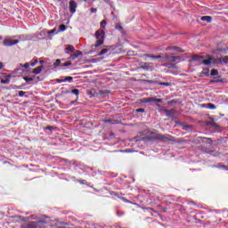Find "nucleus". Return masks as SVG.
Here are the masks:
<instances>
[{
    "label": "nucleus",
    "instance_id": "obj_1",
    "mask_svg": "<svg viewBox=\"0 0 228 228\" xmlns=\"http://www.w3.org/2000/svg\"><path fill=\"white\" fill-rule=\"evenodd\" d=\"M94 37L96 38V43L94 44V45H93V47H95L97 49V47H100V45H102V44H104V38H106V32H104L103 29H98L95 32Z\"/></svg>",
    "mask_w": 228,
    "mask_h": 228
},
{
    "label": "nucleus",
    "instance_id": "obj_2",
    "mask_svg": "<svg viewBox=\"0 0 228 228\" xmlns=\"http://www.w3.org/2000/svg\"><path fill=\"white\" fill-rule=\"evenodd\" d=\"M192 61H198V64L200 65H211L213 63V56H208V59L205 60L203 56L200 55H193L191 58Z\"/></svg>",
    "mask_w": 228,
    "mask_h": 228
},
{
    "label": "nucleus",
    "instance_id": "obj_3",
    "mask_svg": "<svg viewBox=\"0 0 228 228\" xmlns=\"http://www.w3.org/2000/svg\"><path fill=\"white\" fill-rule=\"evenodd\" d=\"M212 63L214 65H218L219 63H228V56L215 58L212 56Z\"/></svg>",
    "mask_w": 228,
    "mask_h": 228
},
{
    "label": "nucleus",
    "instance_id": "obj_4",
    "mask_svg": "<svg viewBox=\"0 0 228 228\" xmlns=\"http://www.w3.org/2000/svg\"><path fill=\"white\" fill-rule=\"evenodd\" d=\"M17 44H19V39L13 40L12 38H8L4 41V45H5L6 47H12V45H17Z\"/></svg>",
    "mask_w": 228,
    "mask_h": 228
},
{
    "label": "nucleus",
    "instance_id": "obj_5",
    "mask_svg": "<svg viewBox=\"0 0 228 228\" xmlns=\"http://www.w3.org/2000/svg\"><path fill=\"white\" fill-rule=\"evenodd\" d=\"M141 102L143 104H147V102H161V99L154 97L142 98L141 99Z\"/></svg>",
    "mask_w": 228,
    "mask_h": 228
},
{
    "label": "nucleus",
    "instance_id": "obj_6",
    "mask_svg": "<svg viewBox=\"0 0 228 228\" xmlns=\"http://www.w3.org/2000/svg\"><path fill=\"white\" fill-rule=\"evenodd\" d=\"M77 9V3H76V1H74V0L69 1L70 13L74 14V12H76Z\"/></svg>",
    "mask_w": 228,
    "mask_h": 228
},
{
    "label": "nucleus",
    "instance_id": "obj_7",
    "mask_svg": "<svg viewBox=\"0 0 228 228\" xmlns=\"http://www.w3.org/2000/svg\"><path fill=\"white\" fill-rule=\"evenodd\" d=\"M167 51H173L174 53H183V49L176 46H169L167 48Z\"/></svg>",
    "mask_w": 228,
    "mask_h": 228
},
{
    "label": "nucleus",
    "instance_id": "obj_8",
    "mask_svg": "<svg viewBox=\"0 0 228 228\" xmlns=\"http://www.w3.org/2000/svg\"><path fill=\"white\" fill-rule=\"evenodd\" d=\"M73 79L74 78L72 77H66L64 79H58L57 82L58 83H67V82L72 83Z\"/></svg>",
    "mask_w": 228,
    "mask_h": 228
},
{
    "label": "nucleus",
    "instance_id": "obj_9",
    "mask_svg": "<svg viewBox=\"0 0 228 228\" xmlns=\"http://www.w3.org/2000/svg\"><path fill=\"white\" fill-rule=\"evenodd\" d=\"M142 69H144V70H153V67L151 65V63L149 62H145L142 66Z\"/></svg>",
    "mask_w": 228,
    "mask_h": 228
},
{
    "label": "nucleus",
    "instance_id": "obj_10",
    "mask_svg": "<svg viewBox=\"0 0 228 228\" xmlns=\"http://www.w3.org/2000/svg\"><path fill=\"white\" fill-rule=\"evenodd\" d=\"M12 38H19L20 42H25V40H28V37L25 35L14 36Z\"/></svg>",
    "mask_w": 228,
    "mask_h": 228
},
{
    "label": "nucleus",
    "instance_id": "obj_11",
    "mask_svg": "<svg viewBox=\"0 0 228 228\" xmlns=\"http://www.w3.org/2000/svg\"><path fill=\"white\" fill-rule=\"evenodd\" d=\"M42 70H44V67L43 66H39L36 69H33V74H35L36 76L40 74V72H42Z\"/></svg>",
    "mask_w": 228,
    "mask_h": 228
},
{
    "label": "nucleus",
    "instance_id": "obj_12",
    "mask_svg": "<svg viewBox=\"0 0 228 228\" xmlns=\"http://www.w3.org/2000/svg\"><path fill=\"white\" fill-rule=\"evenodd\" d=\"M83 55V53L81 52H77V53H73L71 55V60H76V58H79V56H82Z\"/></svg>",
    "mask_w": 228,
    "mask_h": 228
},
{
    "label": "nucleus",
    "instance_id": "obj_13",
    "mask_svg": "<svg viewBox=\"0 0 228 228\" xmlns=\"http://www.w3.org/2000/svg\"><path fill=\"white\" fill-rule=\"evenodd\" d=\"M175 111L174 110H166L167 117H174Z\"/></svg>",
    "mask_w": 228,
    "mask_h": 228
},
{
    "label": "nucleus",
    "instance_id": "obj_14",
    "mask_svg": "<svg viewBox=\"0 0 228 228\" xmlns=\"http://www.w3.org/2000/svg\"><path fill=\"white\" fill-rule=\"evenodd\" d=\"M213 18L211 16H202L201 20H205L206 22H211Z\"/></svg>",
    "mask_w": 228,
    "mask_h": 228
},
{
    "label": "nucleus",
    "instance_id": "obj_15",
    "mask_svg": "<svg viewBox=\"0 0 228 228\" xmlns=\"http://www.w3.org/2000/svg\"><path fill=\"white\" fill-rule=\"evenodd\" d=\"M103 122H105V124H112V125H115V124H118V121H115V120H112V119H104Z\"/></svg>",
    "mask_w": 228,
    "mask_h": 228
},
{
    "label": "nucleus",
    "instance_id": "obj_16",
    "mask_svg": "<svg viewBox=\"0 0 228 228\" xmlns=\"http://www.w3.org/2000/svg\"><path fill=\"white\" fill-rule=\"evenodd\" d=\"M66 53H74V46L69 45L67 47H66Z\"/></svg>",
    "mask_w": 228,
    "mask_h": 228
},
{
    "label": "nucleus",
    "instance_id": "obj_17",
    "mask_svg": "<svg viewBox=\"0 0 228 228\" xmlns=\"http://www.w3.org/2000/svg\"><path fill=\"white\" fill-rule=\"evenodd\" d=\"M60 65L61 66V61L60 59H57L55 61V62L53 63L54 67H60Z\"/></svg>",
    "mask_w": 228,
    "mask_h": 228
},
{
    "label": "nucleus",
    "instance_id": "obj_18",
    "mask_svg": "<svg viewBox=\"0 0 228 228\" xmlns=\"http://www.w3.org/2000/svg\"><path fill=\"white\" fill-rule=\"evenodd\" d=\"M21 69H29V62H26L25 64H20Z\"/></svg>",
    "mask_w": 228,
    "mask_h": 228
},
{
    "label": "nucleus",
    "instance_id": "obj_19",
    "mask_svg": "<svg viewBox=\"0 0 228 228\" xmlns=\"http://www.w3.org/2000/svg\"><path fill=\"white\" fill-rule=\"evenodd\" d=\"M211 83H224V79H217L214 77V80H211Z\"/></svg>",
    "mask_w": 228,
    "mask_h": 228
},
{
    "label": "nucleus",
    "instance_id": "obj_20",
    "mask_svg": "<svg viewBox=\"0 0 228 228\" xmlns=\"http://www.w3.org/2000/svg\"><path fill=\"white\" fill-rule=\"evenodd\" d=\"M208 110H216V106L213 103H208Z\"/></svg>",
    "mask_w": 228,
    "mask_h": 228
},
{
    "label": "nucleus",
    "instance_id": "obj_21",
    "mask_svg": "<svg viewBox=\"0 0 228 228\" xmlns=\"http://www.w3.org/2000/svg\"><path fill=\"white\" fill-rule=\"evenodd\" d=\"M38 63V59H34L33 62H29V67H35Z\"/></svg>",
    "mask_w": 228,
    "mask_h": 228
},
{
    "label": "nucleus",
    "instance_id": "obj_22",
    "mask_svg": "<svg viewBox=\"0 0 228 228\" xmlns=\"http://www.w3.org/2000/svg\"><path fill=\"white\" fill-rule=\"evenodd\" d=\"M106 53H108V49H102L100 53H99V56H102V55H104V54H106Z\"/></svg>",
    "mask_w": 228,
    "mask_h": 228
},
{
    "label": "nucleus",
    "instance_id": "obj_23",
    "mask_svg": "<svg viewBox=\"0 0 228 228\" xmlns=\"http://www.w3.org/2000/svg\"><path fill=\"white\" fill-rule=\"evenodd\" d=\"M210 76H218V69H212Z\"/></svg>",
    "mask_w": 228,
    "mask_h": 228
},
{
    "label": "nucleus",
    "instance_id": "obj_24",
    "mask_svg": "<svg viewBox=\"0 0 228 228\" xmlns=\"http://www.w3.org/2000/svg\"><path fill=\"white\" fill-rule=\"evenodd\" d=\"M23 79H24L25 81H27V83L29 82V81H35V78H34V77H24Z\"/></svg>",
    "mask_w": 228,
    "mask_h": 228
},
{
    "label": "nucleus",
    "instance_id": "obj_25",
    "mask_svg": "<svg viewBox=\"0 0 228 228\" xmlns=\"http://www.w3.org/2000/svg\"><path fill=\"white\" fill-rule=\"evenodd\" d=\"M59 29H60V31H65V30L67 29V26H65L64 24H62V25H61V26L59 27Z\"/></svg>",
    "mask_w": 228,
    "mask_h": 228
},
{
    "label": "nucleus",
    "instance_id": "obj_26",
    "mask_svg": "<svg viewBox=\"0 0 228 228\" xmlns=\"http://www.w3.org/2000/svg\"><path fill=\"white\" fill-rule=\"evenodd\" d=\"M71 94H74V95H79V90L78 89H72Z\"/></svg>",
    "mask_w": 228,
    "mask_h": 228
},
{
    "label": "nucleus",
    "instance_id": "obj_27",
    "mask_svg": "<svg viewBox=\"0 0 228 228\" xmlns=\"http://www.w3.org/2000/svg\"><path fill=\"white\" fill-rule=\"evenodd\" d=\"M203 74H205V76H209V69H203Z\"/></svg>",
    "mask_w": 228,
    "mask_h": 228
},
{
    "label": "nucleus",
    "instance_id": "obj_28",
    "mask_svg": "<svg viewBox=\"0 0 228 228\" xmlns=\"http://www.w3.org/2000/svg\"><path fill=\"white\" fill-rule=\"evenodd\" d=\"M136 113H145V109H136Z\"/></svg>",
    "mask_w": 228,
    "mask_h": 228
},
{
    "label": "nucleus",
    "instance_id": "obj_29",
    "mask_svg": "<svg viewBox=\"0 0 228 228\" xmlns=\"http://www.w3.org/2000/svg\"><path fill=\"white\" fill-rule=\"evenodd\" d=\"M54 33L55 34L58 33V31H56V28H53V29L48 31V35H53Z\"/></svg>",
    "mask_w": 228,
    "mask_h": 228
},
{
    "label": "nucleus",
    "instance_id": "obj_30",
    "mask_svg": "<svg viewBox=\"0 0 228 228\" xmlns=\"http://www.w3.org/2000/svg\"><path fill=\"white\" fill-rule=\"evenodd\" d=\"M77 183H79L80 184H88V182H86V180H77Z\"/></svg>",
    "mask_w": 228,
    "mask_h": 228
},
{
    "label": "nucleus",
    "instance_id": "obj_31",
    "mask_svg": "<svg viewBox=\"0 0 228 228\" xmlns=\"http://www.w3.org/2000/svg\"><path fill=\"white\" fill-rule=\"evenodd\" d=\"M106 24H107L106 20H102V21L101 22V28H102V29H104V27L106 26Z\"/></svg>",
    "mask_w": 228,
    "mask_h": 228
},
{
    "label": "nucleus",
    "instance_id": "obj_32",
    "mask_svg": "<svg viewBox=\"0 0 228 228\" xmlns=\"http://www.w3.org/2000/svg\"><path fill=\"white\" fill-rule=\"evenodd\" d=\"M69 65H71L70 62H64L61 64V67H69Z\"/></svg>",
    "mask_w": 228,
    "mask_h": 228
},
{
    "label": "nucleus",
    "instance_id": "obj_33",
    "mask_svg": "<svg viewBox=\"0 0 228 228\" xmlns=\"http://www.w3.org/2000/svg\"><path fill=\"white\" fill-rule=\"evenodd\" d=\"M25 94H26V92H24V91L19 92V97H24Z\"/></svg>",
    "mask_w": 228,
    "mask_h": 228
},
{
    "label": "nucleus",
    "instance_id": "obj_34",
    "mask_svg": "<svg viewBox=\"0 0 228 228\" xmlns=\"http://www.w3.org/2000/svg\"><path fill=\"white\" fill-rule=\"evenodd\" d=\"M160 85H163L165 86H170V83H167V82H162L160 83Z\"/></svg>",
    "mask_w": 228,
    "mask_h": 228
},
{
    "label": "nucleus",
    "instance_id": "obj_35",
    "mask_svg": "<svg viewBox=\"0 0 228 228\" xmlns=\"http://www.w3.org/2000/svg\"><path fill=\"white\" fill-rule=\"evenodd\" d=\"M91 12L92 13H97V9L96 8H91Z\"/></svg>",
    "mask_w": 228,
    "mask_h": 228
},
{
    "label": "nucleus",
    "instance_id": "obj_36",
    "mask_svg": "<svg viewBox=\"0 0 228 228\" xmlns=\"http://www.w3.org/2000/svg\"><path fill=\"white\" fill-rule=\"evenodd\" d=\"M151 60H158L161 58V56H151Z\"/></svg>",
    "mask_w": 228,
    "mask_h": 228
},
{
    "label": "nucleus",
    "instance_id": "obj_37",
    "mask_svg": "<svg viewBox=\"0 0 228 228\" xmlns=\"http://www.w3.org/2000/svg\"><path fill=\"white\" fill-rule=\"evenodd\" d=\"M177 60V57H170L169 61H175Z\"/></svg>",
    "mask_w": 228,
    "mask_h": 228
},
{
    "label": "nucleus",
    "instance_id": "obj_38",
    "mask_svg": "<svg viewBox=\"0 0 228 228\" xmlns=\"http://www.w3.org/2000/svg\"><path fill=\"white\" fill-rule=\"evenodd\" d=\"M2 83H3L4 85H6V84L10 83V80H8V79H6V80H2Z\"/></svg>",
    "mask_w": 228,
    "mask_h": 228
},
{
    "label": "nucleus",
    "instance_id": "obj_39",
    "mask_svg": "<svg viewBox=\"0 0 228 228\" xmlns=\"http://www.w3.org/2000/svg\"><path fill=\"white\" fill-rule=\"evenodd\" d=\"M116 29H119V31L122 30V26H120V25H116Z\"/></svg>",
    "mask_w": 228,
    "mask_h": 228
},
{
    "label": "nucleus",
    "instance_id": "obj_40",
    "mask_svg": "<svg viewBox=\"0 0 228 228\" xmlns=\"http://www.w3.org/2000/svg\"><path fill=\"white\" fill-rule=\"evenodd\" d=\"M46 129H48L49 131H51V129H53V126H47Z\"/></svg>",
    "mask_w": 228,
    "mask_h": 228
},
{
    "label": "nucleus",
    "instance_id": "obj_41",
    "mask_svg": "<svg viewBox=\"0 0 228 228\" xmlns=\"http://www.w3.org/2000/svg\"><path fill=\"white\" fill-rule=\"evenodd\" d=\"M3 69V62H0V70Z\"/></svg>",
    "mask_w": 228,
    "mask_h": 228
},
{
    "label": "nucleus",
    "instance_id": "obj_42",
    "mask_svg": "<svg viewBox=\"0 0 228 228\" xmlns=\"http://www.w3.org/2000/svg\"><path fill=\"white\" fill-rule=\"evenodd\" d=\"M159 140H165V136H160Z\"/></svg>",
    "mask_w": 228,
    "mask_h": 228
},
{
    "label": "nucleus",
    "instance_id": "obj_43",
    "mask_svg": "<svg viewBox=\"0 0 228 228\" xmlns=\"http://www.w3.org/2000/svg\"><path fill=\"white\" fill-rule=\"evenodd\" d=\"M39 63H40L41 65H44V61H40Z\"/></svg>",
    "mask_w": 228,
    "mask_h": 228
},
{
    "label": "nucleus",
    "instance_id": "obj_44",
    "mask_svg": "<svg viewBox=\"0 0 228 228\" xmlns=\"http://www.w3.org/2000/svg\"><path fill=\"white\" fill-rule=\"evenodd\" d=\"M222 168H224V169H226L227 167H226L225 166H222Z\"/></svg>",
    "mask_w": 228,
    "mask_h": 228
},
{
    "label": "nucleus",
    "instance_id": "obj_45",
    "mask_svg": "<svg viewBox=\"0 0 228 228\" xmlns=\"http://www.w3.org/2000/svg\"><path fill=\"white\" fill-rule=\"evenodd\" d=\"M0 40H3V37H0Z\"/></svg>",
    "mask_w": 228,
    "mask_h": 228
},
{
    "label": "nucleus",
    "instance_id": "obj_46",
    "mask_svg": "<svg viewBox=\"0 0 228 228\" xmlns=\"http://www.w3.org/2000/svg\"><path fill=\"white\" fill-rule=\"evenodd\" d=\"M126 152H131L129 150H126Z\"/></svg>",
    "mask_w": 228,
    "mask_h": 228
},
{
    "label": "nucleus",
    "instance_id": "obj_47",
    "mask_svg": "<svg viewBox=\"0 0 228 228\" xmlns=\"http://www.w3.org/2000/svg\"><path fill=\"white\" fill-rule=\"evenodd\" d=\"M84 1H86V0H84Z\"/></svg>",
    "mask_w": 228,
    "mask_h": 228
}]
</instances>
